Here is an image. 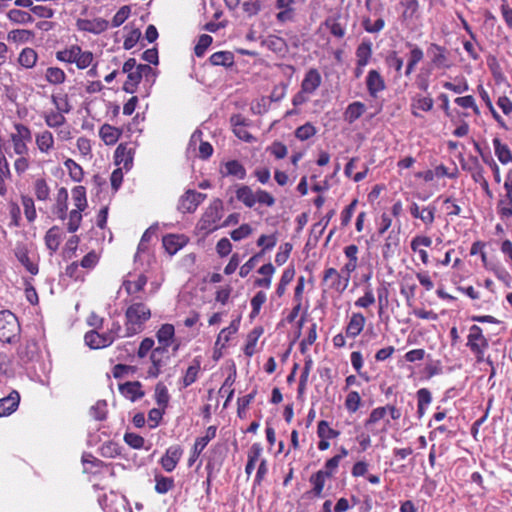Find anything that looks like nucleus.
<instances>
[{"instance_id":"obj_1","label":"nucleus","mask_w":512,"mask_h":512,"mask_svg":"<svg viewBox=\"0 0 512 512\" xmlns=\"http://www.w3.org/2000/svg\"><path fill=\"white\" fill-rule=\"evenodd\" d=\"M125 333L122 337H132L145 329V324L150 320L152 313L149 306L142 301L125 302Z\"/></svg>"},{"instance_id":"obj_2","label":"nucleus","mask_w":512,"mask_h":512,"mask_svg":"<svg viewBox=\"0 0 512 512\" xmlns=\"http://www.w3.org/2000/svg\"><path fill=\"white\" fill-rule=\"evenodd\" d=\"M321 82L322 77L319 71L315 68L309 69L301 82L300 91L293 96L292 104L300 106L306 103L310 96L320 87Z\"/></svg>"},{"instance_id":"obj_3","label":"nucleus","mask_w":512,"mask_h":512,"mask_svg":"<svg viewBox=\"0 0 512 512\" xmlns=\"http://www.w3.org/2000/svg\"><path fill=\"white\" fill-rule=\"evenodd\" d=\"M93 54L90 51H83L78 45H71L56 52V59L61 62L74 63L78 69L89 67L93 61Z\"/></svg>"},{"instance_id":"obj_4","label":"nucleus","mask_w":512,"mask_h":512,"mask_svg":"<svg viewBox=\"0 0 512 512\" xmlns=\"http://www.w3.org/2000/svg\"><path fill=\"white\" fill-rule=\"evenodd\" d=\"M14 131L9 135V141L15 155L29 154V144L32 142L31 129L20 122L13 124Z\"/></svg>"},{"instance_id":"obj_5","label":"nucleus","mask_w":512,"mask_h":512,"mask_svg":"<svg viewBox=\"0 0 512 512\" xmlns=\"http://www.w3.org/2000/svg\"><path fill=\"white\" fill-rule=\"evenodd\" d=\"M350 280V262L340 271L328 268L324 272L323 285L330 290L342 293L348 286Z\"/></svg>"},{"instance_id":"obj_6","label":"nucleus","mask_w":512,"mask_h":512,"mask_svg":"<svg viewBox=\"0 0 512 512\" xmlns=\"http://www.w3.org/2000/svg\"><path fill=\"white\" fill-rule=\"evenodd\" d=\"M20 324L17 317L10 311L0 312V341L14 343L19 339Z\"/></svg>"},{"instance_id":"obj_7","label":"nucleus","mask_w":512,"mask_h":512,"mask_svg":"<svg viewBox=\"0 0 512 512\" xmlns=\"http://www.w3.org/2000/svg\"><path fill=\"white\" fill-rule=\"evenodd\" d=\"M130 277L131 274L124 278L121 285V288L124 289L127 293L125 302H132L133 299H135V301L146 300L147 296L145 293V286L148 282L147 276L144 274H139L135 279H130Z\"/></svg>"},{"instance_id":"obj_8","label":"nucleus","mask_w":512,"mask_h":512,"mask_svg":"<svg viewBox=\"0 0 512 512\" xmlns=\"http://www.w3.org/2000/svg\"><path fill=\"white\" fill-rule=\"evenodd\" d=\"M223 202L220 199H215L206 208L199 222L200 229L208 232L214 231L218 228V221L222 217Z\"/></svg>"},{"instance_id":"obj_9","label":"nucleus","mask_w":512,"mask_h":512,"mask_svg":"<svg viewBox=\"0 0 512 512\" xmlns=\"http://www.w3.org/2000/svg\"><path fill=\"white\" fill-rule=\"evenodd\" d=\"M505 193L500 196L497 202V214L502 220L512 218V169L506 175L504 182Z\"/></svg>"},{"instance_id":"obj_10","label":"nucleus","mask_w":512,"mask_h":512,"mask_svg":"<svg viewBox=\"0 0 512 512\" xmlns=\"http://www.w3.org/2000/svg\"><path fill=\"white\" fill-rule=\"evenodd\" d=\"M168 359V350H165V347L154 348L150 354L151 366L147 371L148 376L157 378L161 373V369L167 364Z\"/></svg>"},{"instance_id":"obj_11","label":"nucleus","mask_w":512,"mask_h":512,"mask_svg":"<svg viewBox=\"0 0 512 512\" xmlns=\"http://www.w3.org/2000/svg\"><path fill=\"white\" fill-rule=\"evenodd\" d=\"M409 212L414 218L420 219L425 227L430 228L435 221L436 206L430 204L421 207L416 202H412L409 206Z\"/></svg>"},{"instance_id":"obj_12","label":"nucleus","mask_w":512,"mask_h":512,"mask_svg":"<svg viewBox=\"0 0 512 512\" xmlns=\"http://www.w3.org/2000/svg\"><path fill=\"white\" fill-rule=\"evenodd\" d=\"M206 195L194 190H188L184 196L181 197L178 205V209L183 213L194 212L198 205L201 204Z\"/></svg>"},{"instance_id":"obj_13","label":"nucleus","mask_w":512,"mask_h":512,"mask_svg":"<svg viewBox=\"0 0 512 512\" xmlns=\"http://www.w3.org/2000/svg\"><path fill=\"white\" fill-rule=\"evenodd\" d=\"M230 123L233 128V133L245 142H252L254 137L246 130L251 121L240 114L231 116Z\"/></svg>"},{"instance_id":"obj_14","label":"nucleus","mask_w":512,"mask_h":512,"mask_svg":"<svg viewBox=\"0 0 512 512\" xmlns=\"http://www.w3.org/2000/svg\"><path fill=\"white\" fill-rule=\"evenodd\" d=\"M84 340L91 349H101L111 345L115 341V335L100 334L92 330L85 334Z\"/></svg>"},{"instance_id":"obj_15","label":"nucleus","mask_w":512,"mask_h":512,"mask_svg":"<svg viewBox=\"0 0 512 512\" xmlns=\"http://www.w3.org/2000/svg\"><path fill=\"white\" fill-rule=\"evenodd\" d=\"M76 26L80 31L100 34L107 30L109 22L102 18L95 19H78Z\"/></svg>"},{"instance_id":"obj_16","label":"nucleus","mask_w":512,"mask_h":512,"mask_svg":"<svg viewBox=\"0 0 512 512\" xmlns=\"http://www.w3.org/2000/svg\"><path fill=\"white\" fill-rule=\"evenodd\" d=\"M182 456V449L180 446H170L160 460L162 468L166 472H172Z\"/></svg>"},{"instance_id":"obj_17","label":"nucleus","mask_w":512,"mask_h":512,"mask_svg":"<svg viewBox=\"0 0 512 512\" xmlns=\"http://www.w3.org/2000/svg\"><path fill=\"white\" fill-rule=\"evenodd\" d=\"M466 345L471 351L478 350L479 348H488V340L478 325H472L469 328Z\"/></svg>"},{"instance_id":"obj_18","label":"nucleus","mask_w":512,"mask_h":512,"mask_svg":"<svg viewBox=\"0 0 512 512\" xmlns=\"http://www.w3.org/2000/svg\"><path fill=\"white\" fill-rule=\"evenodd\" d=\"M162 243L166 252L174 255L188 243V238L183 234H168L163 237Z\"/></svg>"},{"instance_id":"obj_19","label":"nucleus","mask_w":512,"mask_h":512,"mask_svg":"<svg viewBox=\"0 0 512 512\" xmlns=\"http://www.w3.org/2000/svg\"><path fill=\"white\" fill-rule=\"evenodd\" d=\"M35 144L42 154H49L55 147V138L51 131L43 130L35 134Z\"/></svg>"},{"instance_id":"obj_20","label":"nucleus","mask_w":512,"mask_h":512,"mask_svg":"<svg viewBox=\"0 0 512 512\" xmlns=\"http://www.w3.org/2000/svg\"><path fill=\"white\" fill-rule=\"evenodd\" d=\"M216 431H217L216 426H209L206 430V435L196 439L194 447H193L192 455L189 459L190 466L198 458V456L201 454V452L204 450V448L207 446V444L210 442V440L215 438Z\"/></svg>"},{"instance_id":"obj_21","label":"nucleus","mask_w":512,"mask_h":512,"mask_svg":"<svg viewBox=\"0 0 512 512\" xmlns=\"http://www.w3.org/2000/svg\"><path fill=\"white\" fill-rule=\"evenodd\" d=\"M367 90L372 97L385 89V81L377 70H370L366 76Z\"/></svg>"},{"instance_id":"obj_22","label":"nucleus","mask_w":512,"mask_h":512,"mask_svg":"<svg viewBox=\"0 0 512 512\" xmlns=\"http://www.w3.org/2000/svg\"><path fill=\"white\" fill-rule=\"evenodd\" d=\"M347 24V16L331 17L325 21V25L330 33L337 38H342L345 35Z\"/></svg>"},{"instance_id":"obj_23","label":"nucleus","mask_w":512,"mask_h":512,"mask_svg":"<svg viewBox=\"0 0 512 512\" xmlns=\"http://www.w3.org/2000/svg\"><path fill=\"white\" fill-rule=\"evenodd\" d=\"M20 396L18 392L12 391L8 396L0 399V417L12 414L19 405Z\"/></svg>"},{"instance_id":"obj_24","label":"nucleus","mask_w":512,"mask_h":512,"mask_svg":"<svg viewBox=\"0 0 512 512\" xmlns=\"http://www.w3.org/2000/svg\"><path fill=\"white\" fill-rule=\"evenodd\" d=\"M461 165L464 170L470 173L475 183H479L485 179L484 169L477 157L471 156L467 162H462Z\"/></svg>"},{"instance_id":"obj_25","label":"nucleus","mask_w":512,"mask_h":512,"mask_svg":"<svg viewBox=\"0 0 512 512\" xmlns=\"http://www.w3.org/2000/svg\"><path fill=\"white\" fill-rule=\"evenodd\" d=\"M175 336V328L172 324H163L156 333V338L159 347H165V350H168V347L172 344Z\"/></svg>"},{"instance_id":"obj_26","label":"nucleus","mask_w":512,"mask_h":512,"mask_svg":"<svg viewBox=\"0 0 512 512\" xmlns=\"http://www.w3.org/2000/svg\"><path fill=\"white\" fill-rule=\"evenodd\" d=\"M120 392L127 399L131 401H136L144 396V392L142 391V386L140 382H126L119 387Z\"/></svg>"},{"instance_id":"obj_27","label":"nucleus","mask_w":512,"mask_h":512,"mask_svg":"<svg viewBox=\"0 0 512 512\" xmlns=\"http://www.w3.org/2000/svg\"><path fill=\"white\" fill-rule=\"evenodd\" d=\"M263 452V448L260 443H253L247 454V463L245 466V473L249 477L254 468L257 461L261 460V455Z\"/></svg>"},{"instance_id":"obj_28","label":"nucleus","mask_w":512,"mask_h":512,"mask_svg":"<svg viewBox=\"0 0 512 512\" xmlns=\"http://www.w3.org/2000/svg\"><path fill=\"white\" fill-rule=\"evenodd\" d=\"M133 161V151L126 145L120 144L115 151V162L122 165L124 169H130Z\"/></svg>"},{"instance_id":"obj_29","label":"nucleus","mask_w":512,"mask_h":512,"mask_svg":"<svg viewBox=\"0 0 512 512\" xmlns=\"http://www.w3.org/2000/svg\"><path fill=\"white\" fill-rule=\"evenodd\" d=\"M42 117L47 127L52 129L61 128L66 123L65 114L54 110L44 112Z\"/></svg>"},{"instance_id":"obj_30","label":"nucleus","mask_w":512,"mask_h":512,"mask_svg":"<svg viewBox=\"0 0 512 512\" xmlns=\"http://www.w3.org/2000/svg\"><path fill=\"white\" fill-rule=\"evenodd\" d=\"M67 200L68 192L66 188H60L57 193L56 204L54 207V213L61 220H64L67 216Z\"/></svg>"},{"instance_id":"obj_31","label":"nucleus","mask_w":512,"mask_h":512,"mask_svg":"<svg viewBox=\"0 0 512 512\" xmlns=\"http://www.w3.org/2000/svg\"><path fill=\"white\" fill-rule=\"evenodd\" d=\"M494 152L500 163L506 165L512 163V153L509 147L502 143L499 138L493 139Z\"/></svg>"},{"instance_id":"obj_32","label":"nucleus","mask_w":512,"mask_h":512,"mask_svg":"<svg viewBox=\"0 0 512 512\" xmlns=\"http://www.w3.org/2000/svg\"><path fill=\"white\" fill-rule=\"evenodd\" d=\"M62 234L58 226L51 227L45 234L44 240L51 252H56L61 243Z\"/></svg>"},{"instance_id":"obj_33","label":"nucleus","mask_w":512,"mask_h":512,"mask_svg":"<svg viewBox=\"0 0 512 512\" xmlns=\"http://www.w3.org/2000/svg\"><path fill=\"white\" fill-rule=\"evenodd\" d=\"M328 478H330V476H328V473L324 470H319L311 475L309 482L312 485V493L315 496L319 497L322 495L323 488Z\"/></svg>"},{"instance_id":"obj_34","label":"nucleus","mask_w":512,"mask_h":512,"mask_svg":"<svg viewBox=\"0 0 512 512\" xmlns=\"http://www.w3.org/2000/svg\"><path fill=\"white\" fill-rule=\"evenodd\" d=\"M236 198L248 208L256 204V192L247 185H242L236 190Z\"/></svg>"},{"instance_id":"obj_35","label":"nucleus","mask_w":512,"mask_h":512,"mask_svg":"<svg viewBox=\"0 0 512 512\" xmlns=\"http://www.w3.org/2000/svg\"><path fill=\"white\" fill-rule=\"evenodd\" d=\"M209 61L214 66L230 67L234 64V55L230 51H218L210 56Z\"/></svg>"},{"instance_id":"obj_36","label":"nucleus","mask_w":512,"mask_h":512,"mask_svg":"<svg viewBox=\"0 0 512 512\" xmlns=\"http://www.w3.org/2000/svg\"><path fill=\"white\" fill-rule=\"evenodd\" d=\"M15 256L29 273L32 275L38 273V265L30 259L26 248L18 247L15 251Z\"/></svg>"},{"instance_id":"obj_37","label":"nucleus","mask_w":512,"mask_h":512,"mask_svg":"<svg viewBox=\"0 0 512 512\" xmlns=\"http://www.w3.org/2000/svg\"><path fill=\"white\" fill-rule=\"evenodd\" d=\"M225 172L222 171L224 176H235L236 178L243 180L246 177V169L237 160H230L225 163Z\"/></svg>"},{"instance_id":"obj_38","label":"nucleus","mask_w":512,"mask_h":512,"mask_svg":"<svg viewBox=\"0 0 512 512\" xmlns=\"http://www.w3.org/2000/svg\"><path fill=\"white\" fill-rule=\"evenodd\" d=\"M200 369L201 361L199 357H196L193 359L192 364L186 370V373L183 377V387H189L197 380Z\"/></svg>"},{"instance_id":"obj_39","label":"nucleus","mask_w":512,"mask_h":512,"mask_svg":"<svg viewBox=\"0 0 512 512\" xmlns=\"http://www.w3.org/2000/svg\"><path fill=\"white\" fill-rule=\"evenodd\" d=\"M99 135L105 144L113 145L118 141L120 131L113 126L104 124L99 130Z\"/></svg>"},{"instance_id":"obj_40","label":"nucleus","mask_w":512,"mask_h":512,"mask_svg":"<svg viewBox=\"0 0 512 512\" xmlns=\"http://www.w3.org/2000/svg\"><path fill=\"white\" fill-rule=\"evenodd\" d=\"M174 486L175 482L172 477H166L160 473L155 474V491L158 494H166L172 490Z\"/></svg>"},{"instance_id":"obj_41","label":"nucleus","mask_w":512,"mask_h":512,"mask_svg":"<svg viewBox=\"0 0 512 512\" xmlns=\"http://www.w3.org/2000/svg\"><path fill=\"white\" fill-rule=\"evenodd\" d=\"M37 53L32 48H24L18 57L19 64L27 69L33 68L37 62Z\"/></svg>"},{"instance_id":"obj_42","label":"nucleus","mask_w":512,"mask_h":512,"mask_svg":"<svg viewBox=\"0 0 512 512\" xmlns=\"http://www.w3.org/2000/svg\"><path fill=\"white\" fill-rule=\"evenodd\" d=\"M371 54H372L371 43H362L358 46V48H357L358 73L356 76H358L359 73L361 72V68L368 64Z\"/></svg>"},{"instance_id":"obj_43","label":"nucleus","mask_w":512,"mask_h":512,"mask_svg":"<svg viewBox=\"0 0 512 512\" xmlns=\"http://www.w3.org/2000/svg\"><path fill=\"white\" fill-rule=\"evenodd\" d=\"M408 46L411 47V51H410L409 62L407 64V68H406V71H405V74L407 76L412 73V71L414 70L415 66L424 57V53H423L422 49H420L419 47H417L415 45H412V44H408Z\"/></svg>"},{"instance_id":"obj_44","label":"nucleus","mask_w":512,"mask_h":512,"mask_svg":"<svg viewBox=\"0 0 512 512\" xmlns=\"http://www.w3.org/2000/svg\"><path fill=\"white\" fill-rule=\"evenodd\" d=\"M7 17L10 21L16 24H27L32 23L34 21L33 17L29 12L19 9L9 10L7 13Z\"/></svg>"},{"instance_id":"obj_45","label":"nucleus","mask_w":512,"mask_h":512,"mask_svg":"<svg viewBox=\"0 0 512 512\" xmlns=\"http://www.w3.org/2000/svg\"><path fill=\"white\" fill-rule=\"evenodd\" d=\"M72 199L77 210L84 211L86 209V190L83 186H76L72 189Z\"/></svg>"},{"instance_id":"obj_46","label":"nucleus","mask_w":512,"mask_h":512,"mask_svg":"<svg viewBox=\"0 0 512 512\" xmlns=\"http://www.w3.org/2000/svg\"><path fill=\"white\" fill-rule=\"evenodd\" d=\"M34 193L39 201H46L50 196V188L45 179L39 178L34 183Z\"/></svg>"},{"instance_id":"obj_47","label":"nucleus","mask_w":512,"mask_h":512,"mask_svg":"<svg viewBox=\"0 0 512 512\" xmlns=\"http://www.w3.org/2000/svg\"><path fill=\"white\" fill-rule=\"evenodd\" d=\"M51 100L55 106L54 111L61 112L63 114H68L71 111L72 107L68 101L67 95H52Z\"/></svg>"},{"instance_id":"obj_48","label":"nucleus","mask_w":512,"mask_h":512,"mask_svg":"<svg viewBox=\"0 0 512 512\" xmlns=\"http://www.w3.org/2000/svg\"><path fill=\"white\" fill-rule=\"evenodd\" d=\"M37 351V345L34 341H28L25 345H21L18 349L19 357L24 361L28 362L33 359Z\"/></svg>"},{"instance_id":"obj_49","label":"nucleus","mask_w":512,"mask_h":512,"mask_svg":"<svg viewBox=\"0 0 512 512\" xmlns=\"http://www.w3.org/2000/svg\"><path fill=\"white\" fill-rule=\"evenodd\" d=\"M142 77L136 69L133 72L127 73V80L123 85V90L127 93L133 94L136 91L137 85L140 83Z\"/></svg>"},{"instance_id":"obj_50","label":"nucleus","mask_w":512,"mask_h":512,"mask_svg":"<svg viewBox=\"0 0 512 512\" xmlns=\"http://www.w3.org/2000/svg\"><path fill=\"white\" fill-rule=\"evenodd\" d=\"M46 80L51 84H61L65 81L64 71L58 67H49L45 74Z\"/></svg>"},{"instance_id":"obj_51","label":"nucleus","mask_w":512,"mask_h":512,"mask_svg":"<svg viewBox=\"0 0 512 512\" xmlns=\"http://www.w3.org/2000/svg\"><path fill=\"white\" fill-rule=\"evenodd\" d=\"M295 271L293 268H287L283 271L280 282L276 289V294L281 297L286 290V286L293 280Z\"/></svg>"},{"instance_id":"obj_52","label":"nucleus","mask_w":512,"mask_h":512,"mask_svg":"<svg viewBox=\"0 0 512 512\" xmlns=\"http://www.w3.org/2000/svg\"><path fill=\"white\" fill-rule=\"evenodd\" d=\"M64 165L68 169L70 177L75 182H80L83 179L84 173H83L82 167L78 163H76L73 159H67L64 162Z\"/></svg>"},{"instance_id":"obj_53","label":"nucleus","mask_w":512,"mask_h":512,"mask_svg":"<svg viewBox=\"0 0 512 512\" xmlns=\"http://www.w3.org/2000/svg\"><path fill=\"white\" fill-rule=\"evenodd\" d=\"M21 202L26 219L29 222H33L36 219V209L33 199L29 196H22Z\"/></svg>"},{"instance_id":"obj_54","label":"nucleus","mask_w":512,"mask_h":512,"mask_svg":"<svg viewBox=\"0 0 512 512\" xmlns=\"http://www.w3.org/2000/svg\"><path fill=\"white\" fill-rule=\"evenodd\" d=\"M91 416L98 421H102L107 415V403L105 400H99L90 409Z\"/></svg>"},{"instance_id":"obj_55","label":"nucleus","mask_w":512,"mask_h":512,"mask_svg":"<svg viewBox=\"0 0 512 512\" xmlns=\"http://www.w3.org/2000/svg\"><path fill=\"white\" fill-rule=\"evenodd\" d=\"M18 157L14 161V170L17 175H23L31 165L29 154L17 155Z\"/></svg>"},{"instance_id":"obj_56","label":"nucleus","mask_w":512,"mask_h":512,"mask_svg":"<svg viewBox=\"0 0 512 512\" xmlns=\"http://www.w3.org/2000/svg\"><path fill=\"white\" fill-rule=\"evenodd\" d=\"M124 441L133 449H142L145 444L144 438L133 432H126L124 435Z\"/></svg>"},{"instance_id":"obj_57","label":"nucleus","mask_w":512,"mask_h":512,"mask_svg":"<svg viewBox=\"0 0 512 512\" xmlns=\"http://www.w3.org/2000/svg\"><path fill=\"white\" fill-rule=\"evenodd\" d=\"M155 399L159 406L163 409L168 405L169 394L165 385L158 383L155 388Z\"/></svg>"},{"instance_id":"obj_58","label":"nucleus","mask_w":512,"mask_h":512,"mask_svg":"<svg viewBox=\"0 0 512 512\" xmlns=\"http://www.w3.org/2000/svg\"><path fill=\"white\" fill-rule=\"evenodd\" d=\"M82 210L74 209L69 213L67 229L70 233H74L80 227L82 221Z\"/></svg>"},{"instance_id":"obj_59","label":"nucleus","mask_w":512,"mask_h":512,"mask_svg":"<svg viewBox=\"0 0 512 512\" xmlns=\"http://www.w3.org/2000/svg\"><path fill=\"white\" fill-rule=\"evenodd\" d=\"M346 455H348V451L345 449H342L341 454H337L334 457H332L326 461L323 470L326 471V473H328V476L331 477L333 475V473L335 472V470L337 469V467L339 465L340 460Z\"/></svg>"},{"instance_id":"obj_60","label":"nucleus","mask_w":512,"mask_h":512,"mask_svg":"<svg viewBox=\"0 0 512 512\" xmlns=\"http://www.w3.org/2000/svg\"><path fill=\"white\" fill-rule=\"evenodd\" d=\"M317 325L313 323L309 329L307 336L300 342V351L305 353L309 346H311L317 339Z\"/></svg>"},{"instance_id":"obj_61","label":"nucleus","mask_w":512,"mask_h":512,"mask_svg":"<svg viewBox=\"0 0 512 512\" xmlns=\"http://www.w3.org/2000/svg\"><path fill=\"white\" fill-rule=\"evenodd\" d=\"M317 434L319 438L332 439L338 435V432L329 426V423L322 420L318 423Z\"/></svg>"},{"instance_id":"obj_62","label":"nucleus","mask_w":512,"mask_h":512,"mask_svg":"<svg viewBox=\"0 0 512 512\" xmlns=\"http://www.w3.org/2000/svg\"><path fill=\"white\" fill-rule=\"evenodd\" d=\"M266 294L263 291H258L251 299V317L259 314L262 305L266 302Z\"/></svg>"},{"instance_id":"obj_63","label":"nucleus","mask_w":512,"mask_h":512,"mask_svg":"<svg viewBox=\"0 0 512 512\" xmlns=\"http://www.w3.org/2000/svg\"><path fill=\"white\" fill-rule=\"evenodd\" d=\"M316 129L311 123H305L304 125L298 127L295 131V136L299 140H307L313 135H315Z\"/></svg>"},{"instance_id":"obj_64","label":"nucleus","mask_w":512,"mask_h":512,"mask_svg":"<svg viewBox=\"0 0 512 512\" xmlns=\"http://www.w3.org/2000/svg\"><path fill=\"white\" fill-rule=\"evenodd\" d=\"M212 37L207 34H203L199 37L198 43L194 48L195 55L197 57H202L206 51V49L211 45L212 43Z\"/></svg>"}]
</instances>
